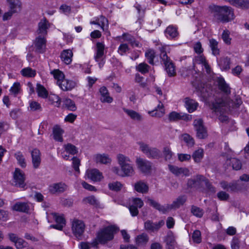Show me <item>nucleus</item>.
Instances as JSON below:
<instances>
[{"label":"nucleus","instance_id":"nucleus-1","mask_svg":"<svg viewBox=\"0 0 249 249\" xmlns=\"http://www.w3.org/2000/svg\"><path fill=\"white\" fill-rule=\"evenodd\" d=\"M210 8L214 18L218 22L227 23L234 18L233 9L231 7L213 5Z\"/></svg>","mask_w":249,"mask_h":249},{"label":"nucleus","instance_id":"nucleus-2","mask_svg":"<svg viewBox=\"0 0 249 249\" xmlns=\"http://www.w3.org/2000/svg\"><path fill=\"white\" fill-rule=\"evenodd\" d=\"M204 185L206 189L209 192L214 193L215 188L210 182L208 179L202 175H198L188 180L187 186L188 188L195 189L196 190L203 191L204 190Z\"/></svg>","mask_w":249,"mask_h":249},{"label":"nucleus","instance_id":"nucleus-3","mask_svg":"<svg viewBox=\"0 0 249 249\" xmlns=\"http://www.w3.org/2000/svg\"><path fill=\"white\" fill-rule=\"evenodd\" d=\"M186 201V196H178L171 204H167L166 206H164L161 205L159 203L152 199L147 198V202L149 205L163 213H166L171 209L179 208L185 203Z\"/></svg>","mask_w":249,"mask_h":249},{"label":"nucleus","instance_id":"nucleus-4","mask_svg":"<svg viewBox=\"0 0 249 249\" xmlns=\"http://www.w3.org/2000/svg\"><path fill=\"white\" fill-rule=\"evenodd\" d=\"M118 231V228L115 226H107L98 232L97 239L100 244H106L113 239L114 234Z\"/></svg>","mask_w":249,"mask_h":249},{"label":"nucleus","instance_id":"nucleus-5","mask_svg":"<svg viewBox=\"0 0 249 249\" xmlns=\"http://www.w3.org/2000/svg\"><path fill=\"white\" fill-rule=\"evenodd\" d=\"M159 50L160 51V57L165 66L166 72L169 76H174L176 74L175 67L172 61L167 55L166 46L159 47Z\"/></svg>","mask_w":249,"mask_h":249},{"label":"nucleus","instance_id":"nucleus-6","mask_svg":"<svg viewBox=\"0 0 249 249\" xmlns=\"http://www.w3.org/2000/svg\"><path fill=\"white\" fill-rule=\"evenodd\" d=\"M140 148L149 158L158 159L161 157L160 150L155 147H150L149 145L140 142Z\"/></svg>","mask_w":249,"mask_h":249},{"label":"nucleus","instance_id":"nucleus-7","mask_svg":"<svg viewBox=\"0 0 249 249\" xmlns=\"http://www.w3.org/2000/svg\"><path fill=\"white\" fill-rule=\"evenodd\" d=\"M193 125L196 132V136L198 139H204L208 137L207 130L204 125L202 119H198L195 120Z\"/></svg>","mask_w":249,"mask_h":249},{"label":"nucleus","instance_id":"nucleus-8","mask_svg":"<svg viewBox=\"0 0 249 249\" xmlns=\"http://www.w3.org/2000/svg\"><path fill=\"white\" fill-rule=\"evenodd\" d=\"M192 119L191 115L180 112L178 113L176 111H172L168 115V120L170 122H177L179 120H183L185 121H191Z\"/></svg>","mask_w":249,"mask_h":249},{"label":"nucleus","instance_id":"nucleus-9","mask_svg":"<svg viewBox=\"0 0 249 249\" xmlns=\"http://www.w3.org/2000/svg\"><path fill=\"white\" fill-rule=\"evenodd\" d=\"M14 183L16 186L24 188L25 186L24 173L19 168H16L13 175Z\"/></svg>","mask_w":249,"mask_h":249},{"label":"nucleus","instance_id":"nucleus-10","mask_svg":"<svg viewBox=\"0 0 249 249\" xmlns=\"http://www.w3.org/2000/svg\"><path fill=\"white\" fill-rule=\"evenodd\" d=\"M84 230L85 225L82 221L79 220L73 221L72 225V230L74 235L78 239H81Z\"/></svg>","mask_w":249,"mask_h":249},{"label":"nucleus","instance_id":"nucleus-11","mask_svg":"<svg viewBox=\"0 0 249 249\" xmlns=\"http://www.w3.org/2000/svg\"><path fill=\"white\" fill-rule=\"evenodd\" d=\"M165 224L163 220H160L158 222H153L148 220L144 223V229L148 231L157 232Z\"/></svg>","mask_w":249,"mask_h":249},{"label":"nucleus","instance_id":"nucleus-12","mask_svg":"<svg viewBox=\"0 0 249 249\" xmlns=\"http://www.w3.org/2000/svg\"><path fill=\"white\" fill-rule=\"evenodd\" d=\"M227 105V102L223 99L218 98L215 100L212 106V109L215 112L223 113L225 110V107Z\"/></svg>","mask_w":249,"mask_h":249},{"label":"nucleus","instance_id":"nucleus-13","mask_svg":"<svg viewBox=\"0 0 249 249\" xmlns=\"http://www.w3.org/2000/svg\"><path fill=\"white\" fill-rule=\"evenodd\" d=\"M136 163L138 168L143 173H147L150 172L151 163L149 161L142 158H137Z\"/></svg>","mask_w":249,"mask_h":249},{"label":"nucleus","instance_id":"nucleus-14","mask_svg":"<svg viewBox=\"0 0 249 249\" xmlns=\"http://www.w3.org/2000/svg\"><path fill=\"white\" fill-rule=\"evenodd\" d=\"M35 51L38 53H43L46 46V39L44 36H39L34 41Z\"/></svg>","mask_w":249,"mask_h":249},{"label":"nucleus","instance_id":"nucleus-15","mask_svg":"<svg viewBox=\"0 0 249 249\" xmlns=\"http://www.w3.org/2000/svg\"><path fill=\"white\" fill-rule=\"evenodd\" d=\"M52 215L56 224L51 225V227L59 230H62L63 227L65 225V220L63 217L58 215L56 213H52Z\"/></svg>","mask_w":249,"mask_h":249},{"label":"nucleus","instance_id":"nucleus-16","mask_svg":"<svg viewBox=\"0 0 249 249\" xmlns=\"http://www.w3.org/2000/svg\"><path fill=\"white\" fill-rule=\"evenodd\" d=\"M67 188V186L63 183L59 182L54 183L50 186L49 191L52 194H59L64 192Z\"/></svg>","mask_w":249,"mask_h":249},{"label":"nucleus","instance_id":"nucleus-17","mask_svg":"<svg viewBox=\"0 0 249 249\" xmlns=\"http://www.w3.org/2000/svg\"><path fill=\"white\" fill-rule=\"evenodd\" d=\"M50 27V23L46 18L41 20L38 24L37 33L39 36H44L47 34V29Z\"/></svg>","mask_w":249,"mask_h":249},{"label":"nucleus","instance_id":"nucleus-18","mask_svg":"<svg viewBox=\"0 0 249 249\" xmlns=\"http://www.w3.org/2000/svg\"><path fill=\"white\" fill-rule=\"evenodd\" d=\"M58 85L63 90L67 91L74 88L76 86V83L72 80L64 79L60 83H58Z\"/></svg>","mask_w":249,"mask_h":249},{"label":"nucleus","instance_id":"nucleus-19","mask_svg":"<svg viewBox=\"0 0 249 249\" xmlns=\"http://www.w3.org/2000/svg\"><path fill=\"white\" fill-rule=\"evenodd\" d=\"M40 151L37 149H34L31 152L32 163L34 168H37L41 162Z\"/></svg>","mask_w":249,"mask_h":249},{"label":"nucleus","instance_id":"nucleus-20","mask_svg":"<svg viewBox=\"0 0 249 249\" xmlns=\"http://www.w3.org/2000/svg\"><path fill=\"white\" fill-rule=\"evenodd\" d=\"M105 45L103 43L97 42L96 45V53L94 59L96 62H99L104 55Z\"/></svg>","mask_w":249,"mask_h":249},{"label":"nucleus","instance_id":"nucleus-21","mask_svg":"<svg viewBox=\"0 0 249 249\" xmlns=\"http://www.w3.org/2000/svg\"><path fill=\"white\" fill-rule=\"evenodd\" d=\"M164 241L166 243V249H175L176 242L175 237L172 232L168 233L165 238Z\"/></svg>","mask_w":249,"mask_h":249},{"label":"nucleus","instance_id":"nucleus-22","mask_svg":"<svg viewBox=\"0 0 249 249\" xmlns=\"http://www.w3.org/2000/svg\"><path fill=\"white\" fill-rule=\"evenodd\" d=\"M134 190L140 193L145 194L148 192V185L144 182L140 180L134 185Z\"/></svg>","mask_w":249,"mask_h":249},{"label":"nucleus","instance_id":"nucleus-23","mask_svg":"<svg viewBox=\"0 0 249 249\" xmlns=\"http://www.w3.org/2000/svg\"><path fill=\"white\" fill-rule=\"evenodd\" d=\"M168 168L170 171L176 176H179L180 175L188 176L189 175V170L186 168H179L172 165H169Z\"/></svg>","mask_w":249,"mask_h":249},{"label":"nucleus","instance_id":"nucleus-24","mask_svg":"<svg viewBox=\"0 0 249 249\" xmlns=\"http://www.w3.org/2000/svg\"><path fill=\"white\" fill-rule=\"evenodd\" d=\"M73 53L70 49L64 50L61 53L60 57L66 64H70L72 61Z\"/></svg>","mask_w":249,"mask_h":249},{"label":"nucleus","instance_id":"nucleus-25","mask_svg":"<svg viewBox=\"0 0 249 249\" xmlns=\"http://www.w3.org/2000/svg\"><path fill=\"white\" fill-rule=\"evenodd\" d=\"M9 3V10L12 12L18 13L21 9L22 3L19 0H10Z\"/></svg>","mask_w":249,"mask_h":249},{"label":"nucleus","instance_id":"nucleus-26","mask_svg":"<svg viewBox=\"0 0 249 249\" xmlns=\"http://www.w3.org/2000/svg\"><path fill=\"white\" fill-rule=\"evenodd\" d=\"M226 164L228 166H231L232 169L235 170H239L241 169L242 167V163L240 160L234 158L227 159Z\"/></svg>","mask_w":249,"mask_h":249},{"label":"nucleus","instance_id":"nucleus-27","mask_svg":"<svg viewBox=\"0 0 249 249\" xmlns=\"http://www.w3.org/2000/svg\"><path fill=\"white\" fill-rule=\"evenodd\" d=\"M100 92L101 95L100 100L102 102L110 103L112 102L113 99L109 95V92L106 87H101L100 89Z\"/></svg>","mask_w":249,"mask_h":249},{"label":"nucleus","instance_id":"nucleus-28","mask_svg":"<svg viewBox=\"0 0 249 249\" xmlns=\"http://www.w3.org/2000/svg\"><path fill=\"white\" fill-rule=\"evenodd\" d=\"M87 175L88 178L94 181H100L103 178L102 173L96 169L88 171Z\"/></svg>","mask_w":249,"mask_h":249},{"label":"nucleus","instance_id":"nucleus-29","mask_svg":"<svg viewBox=\"0 0 249 249\" xmlns=\"http://www.w3.org/2000/svg\"><path fill=\"white\" fill-rule=\"evenodd\" d=\"M82 202L85 204H89L97 208H101L99 201L94 196H90L84 198L82 200Z\"/></svg>","mask_w":249,"mask_h":249},{"label":"nucleus","instance_id":"nucleus-30","mask_svg":"<svg viewBox=\"0 0 249 249\" xmlns=\"http://www.w3.org/2000/svg\"><path fill=\"white\" fill-rule=\"evenodd\" d=\"M94 160L96 163L107 164L110 163L111 159L107 154H96L94 156Z\"/></svg>","mask_w":249,"mask_h":249},{"label":"nucleus","instance_id":"nucleus-31","mask_svg":"<svg viewBox=\"0 0 249 249\" xmlns=\"http://www.w3.org/2000/svg\"><path fill=\"white\" fill-rule=\"evenodd\" d=\"M185 100V107L189 113H192L196 109L198 106L197 102L189 98H186Z\"/></svg>","mask_w":249,"mask_h":249},{"label":"nucleus","instance_id":"nucleus-32","mask_svg":"<svg viewBox=\"0 0 249 249\" xmlns=\"http://www.w3.org/2000/svg\"><path fill=\"white\" fill-rule=\"evenodd\" d=\"M12 210L20 212L28 213L29 210V207L26 203L17 202L12 207Z\"/></svg>","mask_w":249,"mask_h":249},{"label":"nucleus","instance_id":"nucleus-33","mask_svg":"<svg viewBox=\"0 0 249 249\" xmlns=\"http://www.w3.org/2000/svg\"><path fill=\"white\" fill-rule=\"evenodd\" d=\"M123 110L131 119L137 121H141L142 120V115L136 111L125 108H123Z\"/></svg>","mask_w":249,"mask_h":249},{"label":"nucleus","instance_id":"nucleus-34","mask_svg":"<svg viewBox=\"0 0 249 249\" xmlns=\"http://www.w3.org/2000/svg\"><path fill=\"white\" fill-rule=\"evenodd\" d=\"M218 86L219 89L224 92L227 94L231 93L230 88L229 85L226 83L224 79L222 78H219L218 80Z\"/></svg>","mask_w":249,"mask_h":249},{"label":"nucleus","instance_id":"nucleus-35","mask_svg":"<svg viewBox=\"0 0 249 249\" xmlns=\"http://www.w3.org/2000/svg\"><path fill=\"white\" fill-rule=\"evenodd\" d=\"M231 4L242 9L249 8V0H232Z\"/></svg>","mask_w":249,"mask_h":249},{"label":"nucleus","instance_id":"nucleus-36","mask_svg":"<svg viewBox=\"0 0 249 249\" xmlns=\"http://www.w3.org/2000/svg\"><path fill=\"white\" fill-rule=\"evenodd\" d=\"M209 46L212 51V53L214 55L219 54V49L218 48V42L213 38L209 39Z\"/></svg>","mask_w":249,"mask_h":249},{"label":"nucleus","instance_id":"nucleus-37","mask_svg":"<svg viewBox=\"0 0 249 249\" xmlns=\"http://www.w3.org/2000/svg\"><path fill=\"white\" fill-rule=\"evenodd\" d=\"M117 158L118 163L121 168L122 167L125 166L126 164L131 163V161H130L129 158L122 154H118Z\"/></svg>","mask_w":249,"mask_h":249},{"label":"nucleus","instance_id":"nucleus-38","mask_svg":"<svg viewBox=\"0 0 249 249\" xmlns=\"http://www.w3.org/2000/svg\"><path fill=\"white\" fill-rule=\"evenodd\" d=\"M63 133L62 129L58 126L55 125L53 128V134L54 139L58 142H62L63 138L62 134Z\"/></svg>","mask_w":249,"mask_h":249},{"label":"nucleus","instance_id":"nucleus-39","mask_svg":"<svg viewBox=\"0 0 249 249\" xmlns=\"http://www.w3.org/2000/svg\"><path fill=\"white\" fill-rule=\"evenodd\" d=\"M230 59L228 57L221 58L218 62L219 66L223 70H229L230 68Z\"/></svg>","mask_w":249,"mask_h":249},{"label":"nucleus","instance_id":"nucleus-40","mask_svg":"<svg viewBox=\"0 0 249 249\" xmlns=\"http://www.w3.org/2000/svg\"><path fill=\"white\" fill-rule=\"evenodd\" d=\"M149 239L148 235L146 233H143L137 236L136 242L138 245H144L148 242Z\"/></svg>","mask_w":249,"mask_h":249},{"label":"nucleus","instance_id":"nucleus-41","mask_svg":"<svg viewBox=\"0 0 249 249\" xmlns=\"http://www.w3.org/2000/svg\"><path fill=\"white\" fill-rule=\"evenodd\" d=\"M204 156V151L202 148H199L194 151L192 155V158L196 162H199Z\"/></svg>","mask_w":249,"mask_h":249},{"label":"nucleus","instance_id":"nucleus-42","mask_svg":"<svg viewBox=\"0 0 249 249\" xmlns=\"http://www.w3.org/2000/svg\"><path fill=\"white\" fill-rule=\"evenodd\" d=\"M183 141L186 143L189 147H192L195 145L194 138L187 133H184L181 135Z\"/></svg>","mask_w":249,"mask_h":249},{"label":"nucleus","instance_id":"nucleus-43","mask_svg":"<svg viewBox=\"0 0 249 249\" xmlns=\"http://www.w3.org/2000/svg\"><path fill=\"white\" fill-rule=\"evenodd\" d=\"M122 171L123 172L124 175L122 176H131L134 174V171L131 163L126 164L124 167H122L121 168Z\"/></svg>","mask_w":249,"mask_h":249},{"label":"nucleus","instance_id":"nucleus-44","mask_svg":"<svg viewBox=\"0 0 249 249\" xmlns=\"http://www.w3.org/2000/svg\"><path fill=\"white\" fill-rule=\"evenodd\" d=\"M21 73L24 77H33L36 75V71L30 67H27L21 71Z\"/></svg>","mask_w":249,"mask_h":249},{"label":"nucleus","instance_id":"nucleus-45","mask_svg":"<svg viewBox=\"0 0 249 249\" xmlns=\"http://www.w3.org/2000/svg\"><path fill=\"white\" fill-rule=\"evenodd\" d=\"M165 34L167 36L168 35L172 38L176 37L178 35L177 29L173 25H170L166 28L165 31Z\"/></svg>","mask_w":249,"mask_h":249},{"label":"nucleus","instance_id":"nucleus-46","mask_svg":"<svg viewBox=\"0 0 249 249\" xmlns=\"http://www.w3.org/2000/svg\"><path fill=\"white\" fill-rule=\"evenodd\" d=\"M14 156L18 160V163L22 168H25L26 166L25 159L21 152L18 151L16 153Z\"/></svg>","mask_w":249,"mask_h":249},{"label":"nucleus","instance_id":"nucleus-47","mask_svg":"<svg viewBox=\"0 0 249 249\" xmlns=\"http://www.w3.org/2000/svg\"><path fill=\"white\" fill-rule=\"evenodd\" d=\"M191 212L194 215L199 218L202 217L204 214L203 209L194 205L192 206Z\"/></svg>","mask_w":249,"mask_h":249},{"label":"nucleus","instance_id":"nucleus-48","mask_svg":"<svg viewBox=\"0 0 249 249\" xmlns=\"http://www.w3.org/2000/svg\"><path fill=\"white\" fill-rule=\"evenodd\" d=\"M36 91L38 93V95L39 97L43 98H46L48 96V91L46 89L41 85L37 84L36 86Z\"/></svg>","mask_w":249,"mask_h":249},{"label":"nucleus","instance_id":"nucleus-49","mask_svg":"<svg viewBox=\"0 0 249 249\" xmlns=\"http://www.w3.org/2000/svg\"><path fill=\"white\" fill-rule=\"evenodd\" d=\"M64 105L68 109L71 111H75L76 110V107L74 101L72 100L67 98L64 101Z\"/></svg>","mask_w":249,"mask_h":249},{"label":"nucleus","instance_id":"nucleus-50","mask_svg":"<svg viewBox=\"0 0 249 249\" xmlns=\"http://www.w3.org/2000/svg\"><path fill=\"white\" fill-rule=\"evenodd\" d=\"M51 73L53 75L54 78L57 80V85H58V83H60L65 79L64 74L59 70H54L51 72Z\"/></svg>","mask_w":249,"mask_h":249},{"label":"nucleus","instance_id":"nucleus-51","mask_svg":"<svg viewBox=\"0 0 249 249\" xmlns=\"http://www.w3.org/2000/svg\"><path fill=\"white\" fill-rule=\"evenodd\" d=\"M108 186L110 190L118 192L121 190L123 187V185L120 182L115 181L109 183L108 185Z\"/></svg>","mask_w":249,"mask_h":249},{"label":"nucleus","instance_id":"nucleus-52","mask_svg":"<svg viewBox=\"0 0 249 249\" xmlns=\"http://www.w3.org/2000/svg\"><path fill=\"white\" fill-rule=\"evenodd\" d=\"M64 147L66 152L70 154L75 155L78 152V150L76 147L71 143H68L67 144L65 145Z\"/></svg>","mask_w":249,"mask_h":249},{"label":"nucleus","instance_id":"nucleus-53","mask_svg":"<svg viewBox=\"0 0 249 249\" xmlns=\"http://www.w3.org/2000/svg\"><path fill=\"white\" fill-rule=\"evenodd\" d=\"M129 204L137 208H141L143 206V202L140 198H132L130 201Z\"/></svg>","mask_w":249,"mask_h":249},{"label":"nucleus","instance_id":"nucleus-54","mask_svg":"<svg viewBox=\"0 0 249 249\" xmlns=\"http://www.w3.org/2000/svg\"><path fill=\"white\" fill-rule=\"evenodd\" d=\"M149 68L150 66L144 63H140L139 65L136 66L137 71L142 74L147 73L149 71Z\"/></svg>","mask_w":249,"mask_h":249},{"label":"nucleus","instance_id":"nucleus-55","mask_svg":"<svg viewBox=\"0 0 249 249\" xmlns=\"http://www.w3.org/2000/svg\"><path fill=\"white\" fill-rule=\"evenodd\" d=\"M230 32L228 30H224L222 34V38L225 44L230 45L231 38L230 36Z\"/></svg>","mask_w":249,"mask_h":249},{"label":"nucleus","instance_id":"nucleus-56","mask_svg":"<svg viewBox=\"0 0 249 249\" xmlns=\"http://www.w3.org/2000/svg\"><path fill=\"white\" fill-rule=\"evenodd\" d=\"M192 238L194 243L199 244L201 242V232L199 230H196L194 231Z\"/></svg>","mask_w":249,"mask_h":249},{"label":"nucleus","instance_id":"nucleus-57","mask_svg":"<svg viewBox=\"0 0 249 249\" xmlns=\"http://www.w3.org/2000/svg\"><path fill=\"white\" fill-rule=\"evenodd\" d=\"M145 56L148 59L149 64L153 65V59L155 57V53L153 50H150L145 53Z\"/></svg>","mask_w":249,"mask_h":249},{"label":"nucleus","instance_id":"nucleus-58","mask_svg":"<svg viewBox=\"0 0 249 249\" xmlns=\"http://www.w3.org/2000/svg\"><path fill=\"white\" fill-rule=\"evenodd\" d=\"M14 244L17 249H22L26 248L28 245V243L21 238H19Z\"/></svg>","mask_w":249,"mask_h":249},{"label":"nucleus","instance_id":"nucleus-59","mask_svg":"<svg viewBox=\"0 0 249 249\" xmlns=\"http://www.w3.org/2000/svg\"><path fill=\"white\" fill-rule=\"evenodd\" d=\"M240 241L239 239L234 236L231 242V249H240Z\"/></svg>","mask_w":249,"mask_h":249},{"label":"nucleus","instance_id":"nucleus-60","mask_svg":"<svg viewBox=\"0 0 249 249\" xmlns=\"http://www.w3.org/2000/svg\"><path fill=\"white\" fill-rule=\"evenodd\" d=\"M72 167L74 170L78 173H79L80 170L79 166L80 165V160L77 157H74L72 158Z\"/></svg>","mask_w":249,"mask_h":249},{"label":"nucleus","instance_id":"nucleus-61","mask_svg":"<svg viewBox=\"0 0 249 249\" xmlns=\"http://www.w3.org/2000/svg\"><path fill=\"white\" fill-rule=\"evenodd\" d=\"M98 244V242L95 240L90 244L87 242H81L79 246L81 249H89L90 246L95 247Z\"/></svg>","mask_w":249,"mask_h":249},{"label":"nucleus","instance_id":"nucleus-62","mask_svg":"<svg viewBox=\"0 0 249 249\" xmlns=\"http://www.w3.org/2000/svg\"><path fill=\"white\" fill-rule=\"evenodd\" d=\"M30 107L32 111L41 110V107L40 104L36 101H32L30 103Z\"/></svg>","mask_w":249,"mask_h":249},{"label":"nucleus","instance_id":"nucleus-63","mask_svg":"<svg viewBox=\"0 0 249 249\" xmlns=\"http://www.w3.org/2000/svg\"><path fill=\"white\" fill-rule=\"evenodd\" d=\"M178 159L180 161H188L191 160V156L189 154H178Z\"/></svg>","mask_w":249,"mask_h":249},{"label":"nucleus","instance_id":"nucleus-64","mask_svg":"<svg viewBox=\"0 0 249 249\" xmlns=\"http://www.w3.org/2000/svg\"><path fill=\"white\" fill-rule=\"evenodd\" d=\"M217 197L218 198L223 201L227 200L229 198V195L226 193L225 192L221 191L217 193Z\"/></svg>","mask_w":249,"mask_h":249}]
</instances>
